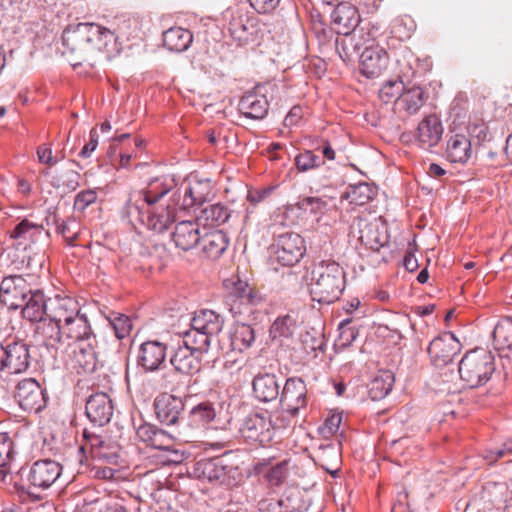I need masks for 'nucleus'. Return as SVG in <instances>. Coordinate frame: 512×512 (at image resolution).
Listing matches in <instances>:
<instances>
[{
	"label": "nucleus",
	"mask_w": 512,
	"mask_h": 512,
	"mask_svg": "<svg viewBox=\"0 0 512 512\" xmlns=\"http://www.w3.org/2000/svg\"><path fill=\"white\" fill-rule=\"evenodd\" d=\"M171 187L165 180L155 178L144 189L131 192L122 208V217L133 226L138 223L154 233L165 232L172 224V214L166 204Z\"/></svg>",
	"instance_id": "1"
},
{
	"label": "nucleus",
	"mask_w": 512,
	"mask_h": 512,
	"mask_svg": "<svg viewBox=\"0 0 512 512\" xmlns=\"http://www.w3.org/2000/svg\"><path fill=\"white\" fill-rule=\"evenodd\" d=\"M63 54L70 55L73 67L83 63L94 67L105 53L110 57L116 37L112 31L95 23H78L67 26L62 34Z\"/></svg>",
	"instance_id": "2"
},
{
	"label": "nucleus",
	"mask_w": 512,
	"mask_h": 512,
	"mask_svg": "<svg viewBox=\"0 0 512 512\" xmlns=\"http://www.w3.org/2000/svg\"><path fill=\"white\" fill-rule=\"evenodd\" d=\"M49 316L62 321L64 338L75 344L95 339L86 314L80 312L79 304L71 297L56 296L51 300Z\"/></svg>",
	"instance_id": "3"
},
{
	"label": "nucleus",
	"mask_w": 512,
	"mask_h": 512,
	"mask_svg": "<svg viewBox=\"0 0 512 512\" xmlns=\"http://www.w3.org/2000/svg\"><path fill=\"white\" fill-rule=\"evenodd\" d=\"M345 288V271L335 261H321L314 265L310 293L313 300L330 304L338 300Z\"/></svg>",
	"instance_id": "4"
},
{
	"label": "nucleus",
	"mask_w": 512,
	"mask_h": 512,
	"mask_svg": "<svg viewBox=\"0 0 512 512\" xmlns=\"http://www.w3.org/2000/svg\"><path fill=\"white\" fill-rule=\"evenodd\" d=\"M273 261L288 269L283 272L286 284L295 287L301 284L300 272L292 269L306 253L304 239L297 233L286 232L275 236L272 244Z\"/></svg>",
	"instance_id": "5"
},
{
	"label": "nucleus",
	"mask_w": 512,
	"mask_h": 512,
	"mask_svg": "<svg viewBox=\"0 0 512 512\" xmlns=\"http://www.w3.org/2000/svg\"><path fill=\"white\" fill-rule=\"evenodd\" d=\"M495 370V356L485 348H475L466 352L458 363L460 379L471 389L487 384Z\"/></svg>",
	"instance_id": "6"
},
{
	"label": "nucleus",
	"mask_w": 512,
	"mask_h": 512,
	"mask_svg": "<svg viewBox=\"0 0 512 512\" xmlns=\"http://www.w3.org/2000/svg\"><path fill=\"white\" fill-rule=\"evenodd\" d=\"M166 184H171V191L166 197L167 208L172 214V223L176 219L177 211L188 210L201 206L213 197V187L210 180H197L186 186L177 187L173 179L162 178Z\"/></svg>",
	"instance_id": "7"
},
{
	"label": "nucleus",
	"mask_w": 512,
	"mask_h": 512,
	"mask_svg": "<svg viewBox=\"0 0 512 512\" xmlns=\"http://www.w3.org/2000/svg\"><path fill=\"white\" fill-rule=\"evenodd\" d=\"M224 425L215 404L203 401L194 406L188 414L187 421L178 427V437L184 442H195L196 434L208 428Z\"/></svg>",
	"instance_id": "8"
},
{
	"label": "nucleus",
	"mask_w": 512,
	"mask_h": 512,
	"mask_svg": "<svg viewBox=\"0 0 512 512\" xmlns=\"http://www.w3.org/2000/svg\"><path fill=\"white\" fill-rule=\"evenodd\" d=\"M194 474L201 480L227 487H234L242 480L240 469L237 466L227 464L223 457L197 461L194 466Z\"/></svg>",
	"instance_id": "9"
},
{
	"label": "nucleus",
	"mask_w": 512,
	"mask_h": 512,
	"mask_svg": "<svg viewBox=\"0 0 512 512\" xmlns=\"http://www.w3.org/2000/svg\"><path fill=\"white\" fill-rule=\"evenodd\" d=\"M230 282L232 286L226 296V305L238 321L248 319L262 303V296L245 281L237 279Z\"/></svg>",
	"instance_id": "10"
},
{
	"label": "nucleus",
	"mask_w": 512,
	"mask_h": 512,
	"mask_svg": "<svg viewBox=\"0 0 512 512\" xmlns=\"http://www.w3.org/2000/svg\"><path fill=\"white\" fill-rule=\"evenodd\" d=\"M279 418L264 413H250L243 420L239 428L241 437L249 444L265 446L273 440L275 431L284 424H278Z\"/></svg>",
	"instance_id": "11"
},
{
	"label": "nucleus",
	"mask_w": 512,
	"mask_h": 512,
	"mask_svg": "<svg viewBox=\"0 0 512 512\" xmlns=\"http://www.w3.org/2000/svg\"><path fill=\"white\" fill-rule=\"evenodd\" d=\"M461 350L462 344L455 335L452 332H444L429 343L427 353L432 367L442 370L453 366Z\"/></svg>",
	"instance_id": "12"
},
{
	"label": "nucleus",
	"mask_w": 512,
	"mask_h": 512,
	"mask_svg": "<svg viewBox=\"0 0 512 512\" xmlns=\"http://www.w3.org/2000/svg\"><path fill=\"white\" fill-rule=\"evenodd\" d=\"M62 473V466L51 459L38 460L32 464L27 474L28 494L35 500L42 497L39 493L50 488Z\"/></svg>",
	"instance_id": "13"
},
{
	"label": "nucleus",
	"mask_w": 512,
	"mask_h": 512,
	"mask_svg": "<svg viewBox=\"0 0 512 512\" xmlns=\"http://www.w3.org/2000/svg\"><path fill=\"white\" fill-rule=\"evenodd\" d=\"M279 402L284 411L291 417H296L307 406V387L302 378L290 377L286 380Z\"/></svg>",
	"instance_id": "14"
},
{
	"label": "nucleus",
	"mask_w": 512,
	"mask_h": 512,
	"mask_svg": "<svg viewBox=\"0 0 512 512\" xmlns=\"http://www.w3.org/2000/svg\"><path fill=\"white\" fill-rule=\"evenodd\" d=\"M153 406L157 419L164 425L176 426L178 433V427L183 426L184 423L180 422L185 408L182 398L169 393H161L154 399Z\"/></svg>",
	"instance_id": "15"
},
{
	"label": "nucleus",
	"mask_w": 512,
	"mask_h": 512,
	"mask_svg": "<svg viewBox=\"0 0 512 512\" xmlns=\"http://www.w3.org/2000/svg\"><path fill=\"white\" fill-rule=\"evenodd\" d=\"M32 290L22 275H10L1 282L0 298L9 309L17 310L23 306Z\"/></svg>",
	"instance_id": "16"
},
{
	"label": "nucleus",
	"mask_w": 512,
	"mask_h": 512,
	"mask_svg": "<svg viewBox=\"0 0 512 512\" xmlns=\"http://www.w3.org/2000/svg\"><path fill=\"white\" fill-rule=\"evenodd\" d=\"M274 87L273 84L258 86L254 92L242 96L238 104L240 113L246 118L263 119L269 111L267 93L273 91Z\"/></svg>",
	"instance_id": "17"
},
{
	"label": "nucleus",
	"mask_w": 512,
	"mask_h": 512,
	"mask_svg": "<svg viewBox=\"0 0 512 512\" xmlns=\"http://www.w3.org/2000/svg\"><path fill=\"white\" fill-rule=\"evenodd\" d=\"M83 437L86 445L90 447L93 458L108 464L118 463L121 447L117 442L88 429L84 430Z\"/></svg>",
	"instance_id": "18"
},
{
	"label": "nucleus",
	"mask_w": 512,
	"mask_h": 512,
	"mask_svg": "<svg viewBox=\"0 0 512 512\" xmlns=\"http://www.w3.org/2000/svg\"><path fill=\"white\" fill-rule=\"evenodd\" d=\"M14 396L25 411L38 412L46 405L43 389L33 378L19 381Z\"/></svg>",
	"instance_id": "19"
},
{
	"label": "nucleus",
	"mask_w": 512,
	"mask_h": 512,
	"mask_svg": "<svg viewBox=\"0 0 512 512\" xmlns=\"http://www.w3.org/2000/svg\"><path fill=\"white\" fill-rule=\"evenodd\" d=\"M166 355V344L148 340L139 346L136 362L145 372H155L165 367Z\"/></svg>",
	"instance_id": "20"
},
{
	"label": "nucleus",
	"mask_w": 512,
	"mask_h": 512,
	"mask_svg": "<svg viewBox=\"0 0 512 512\" xmlns=\"http://www.w3.org/2000/svg\"><path fill=\"white\" fill-rule=\"evenodd\" d=\"M86 342V345L83 343L74 344L67 360V364L77 374L93 373L99 365L97 353L91 340Z\"/></svg>",
	"instance_id": "21"
},
{
	"label": "nucleus",
	"mask_w": 512,
	"mask_h": 512,
	"mask_svg": "<svg viewBox=\"0 0 512 512\" xmlns=\"http://www.w3.org/2000/svg\"><path fill=\"white\" fill-rule=\"evenodd\" d=\"M114 406L108 394L94 393L86 401L85 413L91 423L102 427L108 424L113 416Z\"/></svg>",
	"instance_id": "22"
},
{
	"label": "nucleus",
	"mask_w": 512,
	"mask_h": 512,
	"mask_svg": "<svg viewBox=\"0 0 512 512\" xmlns=\"http://www.w3.org/2000/svg\"><path fill=\"white\" fill-rule=\"evenodd\" d=\"M226 17H229V33L235 40L248 41L250 37L257 34L258 21L254 16L240 10H227Z\"/></svg>",
	"instance_id": "23"
},
{
	"label": "nucleus",
	"mask_w": 512,
	"mask_h": 512,
	"mask_svg": "<svg viewBox=\"0 0 512 512\" xmlns=\"http://www.w3.org/2000/svg\"><path fill=\"white\" fill-rule=\"evenodd\" d=\"M202 239L200 224L196 221L184 220L175 225L171 240L175 247L187 252L196 248Z\"/></svg>",
	"instance_id": "24"
},
{
	"label": "nucleus",
	"mask_w": 512,
	"mask_h": 512,
	"mask_svg": "<svg viewBox=\"0 0 512 512\" xmlns=\"http://www.w3.org/2000/svg\"><path fill=\"white\" fill-rule=\"evenodd\" d=\"M360 16L357 7L348 2L336 5L331 13V25L339 35H349L359 24Z\"/></svg>",
	"instance_id": "25"
},
{
	"label": "nucleus",
	"mask_w": 512,
	"mask_h": 512,
	"mask_svg": "<svg viewBox=\"0 0 512 512\" xmlns=\"http://www.w3.org/2000/svg\"><path fill=\"white\" fill-rule=\"evenodd\" d=\"M5 369L11 374L25 372L30 365L28 345L22 341L7 342L5 345Z\"/></svg>",
	"instance_id": "26"
},
{
	"label": "nucleus",
	"mask_w": 512,
	"mask_h": 512,
	"mask_svg": "<svg viewBox=\"0 0 512 512\" xmlns=\"http://www.w3.org/2000/svg\"><path fill=\"white\" fill-rule=\"evenodd\" d=\"M388 53L379 47H366L361 54L360 70L367 78L380 76L387 68Z\"/></svg>",
	"instance_id": "27"
},
{
	"label": "nucleus",
	"mask_w": 512,
	"mask_h": 512,
	"mask_svg": "<svg viewBox=\"0 0 512 512\" xmlns=\"http://www.w3.org/2000/svg\"><path fill=\"white\" fill-rule=\"evenodd\" d=\"M442 135L443 126L436 115H428L418 124L416 139L418 145L425 150L435 147L442 139Z\"/></svg>",
	"instance_id": "28"
},
{
	"label": "nucleus",
	"mask_w": 512,
	"mask_h": 512,
	"mask_svg": "<svg viewBox=\"0 0 512 512\" xmlns=\"http://www.w3.org/2000/svg\"><path fill=\"white\" fill-rule=\"evenodd\" d=\"M52 299H46L44 293L39 289L32 290L23 306L19 308L23 318L30 322L42 321L44 317L49 316Z\"/></svg>",
	"instance_id": "29"
},
{
	"label": "nucleus",
	"mask_w": 512,
	"mask_h": 512,
	"mask_svg": "<svg viewBox=\"0 0 512 512\" xmlns=\"http://www.w3.org/2000/svg\"><path fill=\"white\" fill-rule=\"evenodd\" d=\"M202 355L186 346H179L171 355L170 363L175 372L193 375L200 371Z\"/></svg>",
	"instance_id": "30"
},
{
	"label": "nucleus",
	"mask_w": 512,
	"mask_h": 512,
	"mask_svg": "<svg viewBox=\"0 0 512 512\" xmlns=\"http://www.w3.org/2000/svg\"><path fill=\"white\" fill-rule=\"evenodd\" d=\"M493 346L501 358L512 362V319L500 320L493 330Z\"/></svg>",
	"instance_id": "31"
},
{
	"label": "nucleus",
	"mask_w": 512,
	"mask_h": 512,
	"mask_svg": "<svg viewBox=\"0 0 512 512\" xmlns=\"http://www.w3.org/2000/svg\"><path fill=\"white\" fill-rule=\"evenodd\" d=\"M253 393L261 402L277 400L280 395V385L274 374H258L252 382Z\"/></svg>",
	"instance_id": "32"
},
{
	"label": "nucleus",
	"mask_w": 512,
	"mask_h": 512,
	"mask_svg": "<svg viewBox=\"0 0 512 512\" xmlns=\"http://www.w3.org/2000/svg\"><path fill=\"white\" fill-rule=\"evenodd\" d=\"M446 154L452 163H467L473 154L470 138L459 133L452 135L447 141Z\"/></svg>",
	"instance_id": "33"
},
{
	"label": "nucleus",
	"mask_w": 512,
	"mask_h": 512,
	"mask_svg": "<svg viewBox=\"0 0 512 512\" xmlns=\"http://www.w3.org/2000/svg\"><path fill=\"white\" fill-rule=\"evenodd\" d=\"M224 319L212 310H201L195 313L191 327L208 334L213 339L222 331Z\"/></svg>",
	"instance_id": "34"
},
{
	"label": "nucleus",
	"mask_w": 512,
	"mask_h": 512,
	"mask_svg": "<svg viewBox=\"0 0 512 512\" xmlns=\"http://www.w3.org/2000/svg\"><path fill=\"white\" fill-rule=\"evenodd\" d=\"M229 244L226 234L221 230H213L202 234L199 245L206 257L210 259L219 258L227 249Z\"/></svg>",
	"instance_id": "35"
},
{
	"label": "nucleus",
	"mask_w": 512,
	"mask_h": 512,
	"mask_svg": "<svg viewBox=\"0 0 512 512\" xmlns=\"http://www.w3.org/2000/svg\"><path fill=\"white\" fill-rule=\"evenodd\" d=\"M428 99V94L419 86L406 88L398 97V106L408 115L416 114Z\"/></svg>",
	"instance_id": "36"
},
{
	"label": "nucleus",
	"mask_w": 512,
	"mask_h": 512,
	"mask_svg": "<svg viewBox=\"0 0 512 512\" xmlns=\"http://www.w3.org/2000/svg\"><path fill=\"white\" fill-rule=\"evenodd\" d=\"M192 41V33L182 27H171L163 33V44L172 52L186 51Z\"/></svg>",
	"instance_id": "37"
},
{
	"label": "nucleus",
	"mask_w": 512,
	"mask_h": 512,
	"mask_svg": "<svg viewBox=\"0 0 512 512\" xmlns=\"http://www.w3.org/2000/svg\"><path fill=\"white\" fill-rule=\"evenodd\" d=\"M39 322L37 331L42 335L45 345L57 349L64 338L62 321H55L52 316H46Z\"/></svg>",
	"instance_id": "38"
},
{
	"label": "nucleus",
	"mask_w": 512,
	"mask_h": 512,
	"mask_svg": "<svg viewBox=\"0 0 512 512\" xmlns=\"http://www.w3.org/2000/svg\"><path fill=\"white\" fill-rule=\"evenodd\" d=\"M47 225H54L56 232L63 236L68 245H75L79 236V225L75 219H61L55 212L46 217Z\"/></svg>",
	"instance_id": "39"
},
{
	"label": "nucleus",
	"mask_w": 512,
	"mask_h": 512,
	"mask_svg": "<svg viewBox=\"0 0 512 512\" xmlns=\"http://www.w3.org/2000/svg\"><path fill=\"white\" fill-rule=\"evenodd\" d=\"M394 381L392 372L388 370L379 371L368 385V394L371 400L379 401L385 398L391 392Z\"/></svg>",
	"instance_id": "40"
},
{
	"label": "nucleus",
	"mask_w": 512,
	"mask_h": 512,
	"mask_svg": "<svg viewBox=\"0 0 512 512\" xmlns=\"http://www.w3.org/2000/svg\"><path fill=\"white\" fill-rule=\"evenodd\" d=\"M377 195V190L373 185L366 182L350 185L341 199H346L350 204L363 206L369 203Z\"/></svg>",
	"instance_id": "41"
},
{
	"label": "nucleus",
	"mask_w": 512,
	"mask_h": 512,
	"mask_svg": "<svg viewBox=\"0 0 512 512\" xmlns=\"http://www.w3.org/2000/svg\"><path fill=\"white\" fill-rule=\"evenodd\" d=\"M231 216L229 208L221 203L209 205L201 210L197 217L198 222L205 226H220L228 221Z\"/></svg>",
	"instance_id": "42"
},
{
	"label": "nucleus",
	"mask_w": 512,
	"mask_h": 512,
	"mask_svg": "<svg viewBox=\"0 0 512 512\" xmlns=\"http://www.w3.org/2000/svg\"><path fill=\"white\" fill-rule=\"evenodd\" d=\"M255 341V331L251 325L237 323L230 336V345L233 351L242 352L252 346Z\"/></svg>",
	"instance_id": "43"
},
{
	"label": "nucleus",
	"mask_w": 512,
	"mask_h": 512,
	"mask_svg": "<svg viewBox=\"0 0 512 512\" xmlns=\"http://www.w3.org/2000/svg\"><path fill=\"white\" fill-rule=\"evenodd\" d=\"M16 452L14 442L6 432L0 433V482H5L11 473V462Z\"/></svg>",
	"instance_id": "44"
},
{
	"label": "nucleus",
	"mask_w": 512,
	"mask_h": 512,
	"mask_svg": "<svg viewBox=\"0 0 512 512\" xmlns=\"http://www.w3.org/2000/svg\"><path fill=\"white\" fill-rule=\"evenodd\" d=\"M267 466L264 462H259L255 466V470L258 473H264V477L272 487L281 486L288 474V461L283 460L274 466L269 467L267 470L264 468Z\"/></svg>",
	"instance_id": "45"
},
{
	"label": "nucleus",
	"mask_w": 512,
	"mask_h": 512,
	"mask_svg": "<svg viewBox=\"0 0 512 512\" xmlns=\"http://www.w3.org/2000/svg\"><path fill=\"white\" fill-rule=\"evenodd\" d=\"M212 340L208 334L192 327L183 335V345L202 356L208 352Z\"/></svg>",
	"instance_id": "46"
},
{
	"label": "nucleus",
	"mask_w": 512,
	"mask_h": 512,
	"mask_svg": "<svg viewBox=\"0 0 512 512\" xmlns=\"http://www.w3.org/2000/svg\"><path fill=\"white\" fill-rule=\"evenodd\" d=\"M43 230V225L33 223L28 219H24L14 227V229L10 232V236L11 238L17 240H24L34 243L38 240L39 236H41Z\"/></svg>",
	"instance_id": "47"
},
{
	"label": "nucleus",
	"mask_w": 512,
	"mask_h": 512,
	"mask_svg": "<svg viewBox=\"0 0 512 512\" xmlns=\"http://www.w3.org/2000/svg\"><path fill=\"white\" fill-rule=\"evenodd\" d=\"M357 226L359 228V241L368 249L373 251L379 250L382 246V242L377 229L365 219H358Z\"/></svg>",
	"instance_id": "48"
},
{
	"label": "nucleus",
	"mask_w": 512,
	"mask_h": 512,
	"mask_svg": "<svg viewBox=\"0 0 512 512\" xmlns=\"http://www.w3.org/2000/svg\"><path fill=\"white\" fill-rule=\"evenodd\" d=\"M295 322L291 316L278 317L270 328V335L273 339L289 338L292 336Z\"/></svg>",
	"instance_id": "49"
},
{
	"label": "nucleus",
	"mask_w": 512,
	"mask_h": 512,
	"mask_svg": "<svg viewBox=\"0 0 512 512\" xmlns=\"http://www.w3.org/2000/svg\"><path fill=\"white\" fill-rule=\"evenodd\" d=\"M323 164L324 161L311 150H305L295 157V165L300 172L318 168Z\"/></svg>",
	"instance_id": "50"
},
{
	"label": "nucleus",
	"mask_w": 512,
	"mask_h": 512,
	"mask_svg": "<svg viewBox=\"0 0 512 512\" xmlns=\"http://www.w3.org/2000/svg\"><path fill=\"white\" fill-rule=\"evenodd\" d=\"M410 56V53L405 51L396 59L395 73L397 74V81H401L403 84L409 82L415 74L409 59Z\"/></svg>",
	"instance_id": "51"
},
{
	"label": "nucleus",
	"mask_w": 512,
	"mask_h": 512,
	"mask_svg": "<svg viewBox=\"0 0 512 512\" xmlns=\"http://www.w3.org/2000/svg\"><path fill=\"white\" fill-rule=\"evenodd\" d=\"M109 322L113 326L116 337L120 340L127 337L132 330V322L127 315L113 312L110 314Z\"/></svg>",
	"instance_id": "52"
},
{
	"label": "nucleus",
	"mask_w": 512,
	"mask_h": 512,
	"mask_svg": "<svg viewBox=\"0 0 512 512\" xmlns=\"http://www.w3.org/2000/svg\"><path fill=\"white\" fill-rule=\"evenodd\" d=\"M404 90V84L401 81L390 80L387 81L379 90V96L384 102H389L393 99L398 101V97Z\"/></svg>",
	"instance_id": "53"
},
{
	"label": "nucleus",
	"mask_w": 512,
	"mask_h": 512,
	"mask_svg": "<svg viewBox=\"0 0 512 512\" xmlns=\"http://www.w3.org/2000/svg\"><path fill=\"white\" fill-rule=\"evenodd\" d=\"M98 195L95 189L80 191L74 199V209L83 212L91 204L97 201Z\"/></svg>",
	"instance_id": "54"
},
{
	"label": "nucleus",
	"mask_w": 512,
	"mask_h": 512,
	"mask_svg": "<svg viewBox=\"0 0 512 512\" xmlns=\"http://www.w3.org/2000/svg\"><path fill=\"white\" fill-rule=\"evenodd\" d=\"M327 205V201L320 197H305L298 203L299 209L309 211L314 214L322 213L324 210H326Z\"/></svg>",
	"instance_id": "55"
},
{
	"label": "nucleus",
	"mask_w": 512,
	"mask_h": 512,
	"mask_svg": "<svg viewBox=\"0 0 512 512\" xmlns=\"http://www.w3.org/2000/svg\"><path fill=\"white\" fill-rule=\"evenodd\" d=\"M508 456H512V440L506 441L501 448L484 452L483 459L487 461L489 465H492L499 459Z\"/></svg>",
	"instance_id": "56"
},
{
	"label": "nucleus",
	"mask_w": 512,
	"mask_h": 512,
	"mask_svg": "<svg viewBox=\"0 0 512 512\" xmlns=\"http://www.w3.org/2000/svg\"><path fill=\"white\" fill-rule=\"evenodd\" d=\"M149 446L158 450H170L173 446V439L164 430L158 428Z\"/></svg>",
	"instance_id": "57"
},
{
	"label": "nucleus",
	"mask_w": 512,
	"mask_h": 512,
	"mask_svg": "<svg viewBox=\"0 0 512 512\" xmlns=\"http://www.w3.org/2000/svg\"><path fill=\"white\" fill-rule=\"evenodd\" d=\"M176 386V373L169 370L159 374L155 380V387L160 390L173 391Z\"/></svg>",
	"instance_id": "58"
},
{
	"label": "nucleus",
	"mask_w": 512,
	"mask_h": 512,
	"mask_svg": "<svg viewBox=\"0 0 512 512\" xmlns=\"http://www.w3.org/2000/svg\"><path fill=\"white\" fill-rule=\"evenodd\" d=\"M281 0H249L251 7L259 14H270L280 5Z\"/></svg>",
	"instance_id": "59"
},
{
	"label": "nucleus",
	"mask_w": 512,
	"mask_h": 512,
	"mask_svg": "<svg viewBox=\"0 0 512 512\" xmlns=\"http://www.w3.org/2000/svg\"><path fill=\"white\" fill-rule=\"evenodd\" d=\"M349 320L340 324V341L342 346H349L357 337V330L354 327H348Z\"/></svg>",
	"instance_id": "60"
},
{
	"label": "nucleus",
	"mask_w": 512,
	"mask_h": 512,
	"mask_svg": "<svg viewBox=\"0 0 512 512\" xmlns=\"http://www.w3.org/2000/svg\"><path fill=\"white\" fill-rule=\"evenodd\" d=\"M158 428L152 424L144 423L140 425L136 431V435L138 439L144 443H146L147 446H149L152 442V437L155 435Z\"/></svg>",
	"instance_id": "61"
},
{
	"label": "nucleus",
	"mask_w": 512,
	"mask_h": 512,
	"mask_svg": "<svg viewBox=\"0 0 512 512\" xmlns=\"http://www.w3.org/2000/svg\"><path fill=\"white\" fill-rule=\"evenodd\" d=\"M98 145V133L96 128L91 129L89 133V142L79 152V156L82 158L90 157L91 153L97 148Z\"/></svg>",
	"instance_id": "62"
},
{
	"label": "nucleus",
	"mask_w": 512,
	"mask_h": 512,
	"mask_svg": "<svg viewBox=\"0 0 512 512\" xmlns=\"http://www.w3.org/2000/svg\"><path fill=\"white\" fill-rule=\"evenodd\" d=\"M38 161L42 164L53 166L57 163V158L53 157L52 150L46 145H41L37 148Z\"/></svg>",
	"instance_id": "63"
},
{
	"label": "nucleus",
	"mask_w": 512,
	"mask_h": 512,
	"mask_svg": "<svg viewBox=\"0 0 512 512\" xmlns=\"http://www.w3.org/2000/svg\"><path fill=\"white\" fill-rule=\"evenodd\" d=\"M92 471L94 472V477L104 480L115 479V475L119 473V470L117 469L100 465L94 466Z\"/></svg>",
	"instance_id": "64"
}]
</instances>
